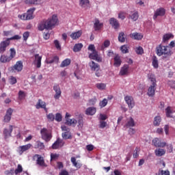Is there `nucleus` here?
I'll return each mask as SVG.
<instances>
[{"instance_id":"1","label":"nucleus","mask_w":175,"mask_h":175,"mask_svg":"<svg viewBox=\"0 0 175 175\" xmlns=\"http://www.w3.org/2000/svg\"><path fill=\"white\" fill-rule=\"evenodd\" d=\"M58 25V16L54 14L48 19H44L39 23L38 26V31H44V29H53L55 26Z\"/></svg>"},{"instance_id":"2","label":"nucleus","mask_w":175,"mask_h":175,"mask_svg":"<svg viewBox=\"0 0 175 175\" xmlns=\"http://www.w3.org/2000/svg\"><path fill=\"white\" fill-rule=\"evenodd\" d=\"M156 53L158 57H162V55H164L165 58L167 57H170V55L173 54L172 50L169 49L168 46H163L162 44H159L156 47Z\"/></svg>"},{"instance_id":"3","label":"nucleus","mask_w":175,"mask_h":175,"mask_svg":"<svg viewBox=\"0 0 175 175\" xmlns=\"http://www.w3.org/2000/svg\"><path fill=\"white\" fill-rule=\"evenodd\" d=\"M36 10V8H32L29 9L26 13H24L21 15H18V17L21 20H23V21H27L28 20H33L35 18V16H33V13Z\"/></svg>"},{"instance_id":"4","label":"nucleus","mask_w":175,"mask_h":175,"mask_svg":"<svg viewBox=\"0 0 175 175\" xmlns=\"http://www.w3.org/2000/svg\"><path fill=\"white\" fill-rule=\"evenodd\" d=\"M16 57V49L14 48H11L10 49V56L7 55H1L0 57V62L2 64H6L10 62L13 58Z\"/></svg>"},{"instance_id":"5","label":"nucleus","mask_w":175,"mask_h":175,"mask_svg":"<svg viewBox=\"0 0 175 175\" xmlns=\"http://www.w3.org/2000/svg\"><path fill=\"white\" fill-rule=\"evenodd\" d=\"M40 135L42 140H44L46 143L50 142L53 138V134L51 131H49L46 128L41 129Z\"/></svg>"},{"instance_id":"6","label":"nucleus","mask_w":175,"mask_h":175,"mask_svg":"<svg viewBox=\"0 0 175 175\" xmlns=\"http://www.w3.org/2000/svg\"><path fill=\"white\" fill-rule=\"evenodd\" d=\"M23 68H24L23 61L19 60L16 62L14 66L8 68V70L11 73H16V72H21V70H23Z\"/></svg>"},{"instance_id":"7","label":"nucleus","mask_w":175,"mask_h":175,"mask_svg":"<svg viewBox=\"0 0 175 175\" xmlns=\"http://www.w3.org/2000/svg\"><path fill=\"white\" fill-rule=\"evenodd\" d=\"M33 161L36 159V164L38 165V166H41L42 167H47V165L44 162V158L40 154H34L33 157Z\"/></svg>"},{"instance_id":"8","label":"nucleus","mask_w":175,"mask_h":175,"mask_svg":"<svg viewBox=\"0 0 175 175\" xmlns=\"http://www.w3.org/2000/svg\"><path fill=\"white\" fill-rule=\"evenodd\" d=\"M10 46V39L7 38L6 40L1 41L0 42V54H3L6 51V48Z\"/></svg>"},{"instance_id":"9","label":"nucleus","mask_w":175,"mask_h":175,"mask_svg":"<svg viewBox=\"0 0 175 175\" xmlns=\"http://www.w3.org/2000/svg\"><path fill=\"white\" fill-rule=\"evenodd\" d=\"M64 145L65 142H64V139L57 138V140L53 144L51 147L53 150H58V148L64 147Z\"/></svg>"},{"instance_id":"10","label":"nucleus","mask_w":175,"mask_h":175,"mask_svg":"<svg viewBox=\"0 0 175 175\" xmlns=\"http://www.w3.org/2000/svg\"><path fill=\"white\" fill-rule=\"evenodd\" d=\"M53 91H55V94L53 96L54 99L58 100L61 98V95L62 94V92L61 91V88L59 87V85L55 84L53 85Z\"/></svg>"},{"instance_id":"11","label":"nucleus","mask_w":175,"mask_h":175,"mask_svg":"<svg viewBox=\"0 0 175 175\" xmlns=\"http://www.w3.org/2000/svg\"><path fill=\"white\" fill-rule=\"evenodd\" d=\"M32 147V144H27L26 145L21 146L18 148V152L19 155H23L25 151H28Z\"/></svg>"},{"instance_id":"12","label":"nucleus","mask_w":175,"mask_h":175,"mask_svg":"<svg viewBox=\"0 0 175 175\" xmlns=\"http://www.w3.org/2000/svg\"><path fill=\"white\" fill-rule=\"evenodd\" d=\"M166 14V10H165V8H158L155 12L153 16V18L154 20H157V18H158V16L162 17L165 14Z\"/></svg>"},{"instance_id":"13","label":"nucleus","mask_w":175,"mask_h":175,"mask_svg":"<svg viewBox=\"0 0 175 175\" xmlns=\"http://www.w3.org/2000/svg\"><path fill=\"white\" fill-rule=\"evenodd\" d=\"M124 100L128 105L129 109H133L135 107V100H133V97L131 96H126L124 97Z\"/></svg>"},{"instance_id":"14","label":"nucleus","mask_w":175,"mask_h":175,"mask_svg":"<svg viewBox=\"0 0 175 175\" xmlns=\"http://www.w3.org/2000/svg\"><path fill=\"white\" fill-rule=\"evenodd\" d=\"M12 114H13V109L9 108L7 109L3 119L4 122H10V120H12Z\"/></svg>"},{"instance_id":"15","label":"nucleus","mask_w":175,"mask_h":175,"mask_svg":"<svg viewBox=\"0 0 175 175\" xmlns=\"http://www.w3.org/2000/svg\"><path fill=\"white\" fill-rule=\"evenodd\" d=\"M90 59H95L97 62H102V57L98 55V51H94L89 55Z\"/></svg>"},{"instance_id":"16","label":"nucleus","mask_w":175,"mask_h":175,"mask_svg":"<svg viewBox=\"0 0 175 175\" xmlns=\"http://www.w3.org/2000/svg\"><path fill=\"white\" fill-rule=\"evenodd\" d=\"M59 61V57L57 55H52L51 57H48L46 59V64H58V62Z\"/></svg>"},{"instance_id":"17","label":"nucleus","mask_w":175,"mask_h":175,"mask_svg":"<svg viewBox=\"0 0 175 175\" xmlns=\"http://www.w3.org/2000/svg\"><path fill=\"white\" fill-rule=\"evenodd\" d=\"M152 144L154 146V147H165L166 142H161V139L159 138H154L152 139Z\"/></svg>"},{"instance_id":"18","label":"nucleus","mask_w":175,"mask_h":175,"mask_svg":"<svg viewBox=\"0 0 175 175\" xmlns=\"http://www.w3.org/2000/svg\"><path fill=\"white\" fill-rule=\"evenodd\" d=\"M9 128H10V129H4V130H3V133L4 135L5 139H8V137H12V133L13 132V126L10 125Z\"/></svg>"},{"instance_id":"19","label":"nucleus","mask_w":175,"mask_h":175,"mask_svg":"<svg viewBox=\"0 0 175 175\" xmlns=\"http://www.w3.org/2000/svg\"><path fill=\"white\" fill-rule=\"evenodd\" d=\"M102 28H103V23H100V21H99V19L95 18L94 23V31H100Z\"/></svg>"},{"instance_id":"20","label":"nucleus","mask_w":175,"mask_h":175,"mask_svg":"<svg viewBox=\"0 0 175 175\" xmlns=\"http://www.w3.org/2000/svg\"><path fill=\"white\" fill-rule=\"evenodd\" d=\"M109 24L114 29H118V28H120V23H118V21L115 18H111L109 19Z\"/></svg>"},{"instance_id":"21","label":"nucleus","mask_w":175,"mask_h":175,"mask_svg":"<svg viewBox=\"0 0 175 175\" xmlns=\"http://www.w3.org/2000/svg\"><path fill=\"white\" fill-rule=\"evenodd\" d=\"M81 35H83V31L79 30V31H77L75 32H72L70 35V36L72 40H76L79 39L81 36Z\"/></svg>"},{"instance_id":"22","label":"nucleus","mask_w":175,"mask_h":175,"mask_svg":"<svg viewBox=\"0 0 175 175\" xmlns=\"http://www.w3.org/2000/svg\"><path fill=\"white\" fill-rule=\"evenodd\" d=\"M129 73V66L128 64H124L120 69V76H125Z\"/></svg>"},{"instance_id":"23","label":"nucleus","mask_w":175,"mask_h":175,"mask_svg":"<svg viewBox=\"0 0 175 175\" xmlns=\"http://www.w3.org/2000/svg\"><path fill=\"white\" fill-rule=\"evenodd\" d=\"M70 161L72 163L73 166L77 169H80L81 166H83V164L80 163V161H77L76 157H71Z\"/></svg>"},{"instance_id":"24","label":"nucleus","mask_w":175,"mask_h":175,"mask_svg":"<svg viewBox=\"0 0 175 175\" xmlns=\"http://www.w3.org/2000/svg\"><path fill=\"white\" fill-rule=\"evenodd\" d=\"M156 87L157 85H151L148 88L147 92L148 96H154L155 95V90H157Z\"/></svg>"},{"instance_id":"25","label":"nucleus","mask_w":175,"mask_h":175,"mask_svg":"<svg viewBox=\"0 0 175 175\" xmlns=\"http://www.w3.org/2000/svg\"><path fill=\"white\" fill-rule=\"evenodd\" d=\"M34 64L36 65V68L42 66V56H40L39 54L35 55Z\"/></svg>"},{"instance_id":"26","label":"nucleus","mask_w":175,"mask_h":175,"mask_svg":"<svg viewBox=\"0 0 175 175\" xmlns=\"http://www.w3.org/2000/svg\"><path fill=\"white\" fill-rule=\"evenodd\" d=\"M89 66L90 67L91 70L97 71L100 69V66L99 64L95 63L94 61H92L89 63Z\"/></svg>"},{"instance_id":"27","label":"nucleus","mask_w":175,"mask_h":175,"mask_svg":"<svg viewBox=\"0 0 175 175\" xmlns=\"http://www.w3.org/2000/svg\"><path fill=\"white\" fill-rule=\"evenodd\" d=\"M130 38H131V39H134L135 40H142L143 39V36L139 33H131L130 34Z\"/></svg>"},{"instance_id":"28","label":"nucleus","mask_w":175,"mask_h":175,"mask_svg":"<svg viewBox=\"0 0 175 175\" xmlns=\"http://www.w3.org/2000/svg\"><path fill=\"white\" fill-rule=\"evenodd\" d=\"M136 124L135 123V120L133 119L132 117L127 119V122L125 124V126L127 128H133V126H135Z\"/></svg>"},{"instance_id":"29","label":"nucleus","mask_w":175,"mask_h":175,"mask_svg":"<svg viewBox=\"0 0 175 175\" xmlns=\"http://www.w3.org/2000/svg\"><path fill=\"white\" fill-rule=\"evenodd\" d=\"M152 65L154 69H158L159 68V62H158V57L157 56L154 55L152 57Z\"/></svg>"},{"instance_id":"30","label":"nucleus","mask_w":175,"mask_h":175,"mask_svg":"<svg viewBox=\"0 0 175 175\" xmlns=\"http://www.w3.org/2000/svg\"><path fill=\"white\" fill-rule=\"evenodd\" d=\"M95 113H96V108L94 107H89L85 111V114H87V116H94Z\"/></svg>"},{"instance_id":"31","label":"nucleus","mask_w":175,"mask_h":175,"mask_svg":"<svg viewBox=\"0 0 175 175\" xmlns=\"http://www.w3.org/2000/svg\"><path fill=\"white\" fill-rule=\"evenodd\" d=\"M114 59V66L118 67V66H121V64H122V61H121V57L117 55L114 57L113 58Z\"/></svg>"},{"instance_id":"32","label":"nucleus","mask_w":175,"mask_h":175,"mask_svg":"<svg viewBox=\"0 0 175 175\" xmlns=\"http://www.w3.org/2000/svg\"><path fill=\"white\" fill-rule=\"evenodd\" d=\"M66 125H68L69 126H75L77 124V120L75 118L72 119H66V122H65Z\"/></svg>"},{"instance_id":"33","label":"nucleus","mask_w":175,"mask_h":175,"mask_svg":"<svg viewBox=\"0 0 175 175\" xmlns=\"http://www.w3.org/2000/svg\"><path fill=\"white\" fill-rule=\"evenodd\" d=\"M45 106H47L46 103L44 101L42 100V99H39L37 104L36 105V109H42V108H45Z\"/></svg>"},{"instance_id":"34","label":"nucleus","mask_w":175,"mask_h":175,"mask_svg":"<svg viewBox=\"0 0 175 175\" xmlns=\"http://www.w3.org/2000/svg\"><path fill=\"white\" fill-rule=\"evenodd\" d=\"M154 154L157 157H162L163 155H165L166 154V150L164 149H156L154 150Z\"/></svg>"},{"instance_id":"35","label":"nucleus","mask_w":175,"mask_h":175,"mask_svg":"<svg viewBox=\"0 0 175 175\" xmlns=\"http://www.w3.org/2000/svg\"><path fill=\"white\" fill-rule=\"evenodd\" d=\"M82 49H83V44L81 43L75 44L73 47V51L74 53H79V51H81Z\"/></svg>"},{"instance_id":"36","label":"nucleus","mask_w":175,"mask_h":175,"mask_svg":"<svg viewBox=\"0 0 175 175\" xmlns=\"http://www.w3.org/2000/svg\"><path fill=\"white\" fill-rule=\"evenodd\" d=\"M126 39V36L125 35V33L122 31L119 33L118 40L119 42H120V43H124Z\"/></svg>"},{"instance_id":"37","label":"nucleus","mask_w":175,"mask_h":175,"mask_svg":"<svg viewBox=\"0 0 175 175\" xmlns=\"http://www.w3.org/2000/svg\"><path fill=\"white\" fill-rule=\"evenodd\" d=\"M148 77L151 81L152 85H157V79L155 78V75H154V74H149Z\"/></svg>"},{"instance_id":"38","label":"nucleus","mask_w":175,"mask_h":175,"mask_svg":"<svg viewBox=\"0 0 175 175\" xmlns=\"http://www.w3.org/2000/svg\"><path fill=\"white\" fill-rule=\"evenodd\" d=\"M34 148H38V150H44V144L40 141H37Z\"/></svg>"},{"instance_id":"39","label":"nucleus","mask_w":175,"mask_h":175,"mask_svg":"<svg viewBox=\"0 0 175 175\" xmlns=\"http://www.w3.org/2000/svg\"><path fill=\"white\" fill-rule=\"evenodd\" d=\"M161 121H162V119L161 118V116H156L154 118L153 124L154 126H159L161 125Z\"/></svg>"},{"instance_id":"40","label":"nucleus","mask_w":175,"mask_h":175,"mask_svg":"<svg viewBox=\"0 0 175 175\" xmlns=\"http://www.w3.org/2000/svg\"><path fill=\"white\" fill-rule=\"evenodd\" d=\"M88 5H90V0H80L79 5L81 8H88Z\"/></svg>"},{"instance_id":"41","label":"nucleus","mask_w":175,"mask_h":175,"mask_svg":"<svg viewBox=\"0 0 175 175\" xmlns=\"http://www.w3.org/2000/svg\"><path fill=\"white\" fill-rule=\"evenodd\" d=\"M72 62L70 59H64L60 64V68H65L66 66H69V64Z\"/></svg>"},{"instance_id":"42","label":"nucleus","mask_w":175,"mask_h":175,"mask_svg":"<svg viewBox=\"0 0 175 175\" xmlns=\"http://www.w3.org/2000/svg\"><path fill=\"white\" fill-rule=\"evenodd\" d=\"M129 18L133 20V21H137V19L139 18V12H133L131 15L129 16Z\"/></svg>"},{"instance_id":"43","label":"nucleus","mask_w":175,"mask_h":175,"mask_svg":"<svg viewBox=\"0 0 175 175\" xmlns=\"http://www.w3.org/2000/svg\"><path fill=\"white\" fill-rule=\"evenodd\" d=\"M172 38H174V36L172 33L164 34L163 36V43H165V42H167V40H170V39H172Z\"/></svg>"},{"instance_id":"44","label":"nucleus","mask_w":175,"mask_h":175,"mask_svg":"<svg viewBox=\"0 0 175 175\" xmlns=\"http://www.w3.org/2000/svg\"><path fill=\"white\" fill-rule=\"evenodd\" d=\"M165 113H166V117L168 118H172L173 116H172L171 114H173V111L172 110V107H167L165 109Z\"/></svg>"},{"instance_id":"45","label":"nucleus","mask_w":175,"mask_h":175,"mask_svg":"<svg viewBox=\"0 0 175 175\" xmlns=\"http://www.w3.org/2000/svg\"><path fill=\"white\" fill-rule=\"evenodd\" d=\"M120 50L123 54H128V53H129V46L126 44H124L120 46Z\"/></svg>"},{"instance_id":"46","label":"nucleus","mask_w":175,"mask_h":175,"mask_svg":"<svg viewBox=\"0 0 175 175\" xmlns=\"http://www.w3.org/2000/svg\"><path fill=\"white\" fill-rule=\"evenodd\" d=\"M18 100H23V99H25V96H27V93L23 90H20L18 93Z\"/></svg>"},{"instance_id":"47","label":"nucleus","mask_w":175,"mask_h":175,"mask_svg":"<svg viewBox=\"0 0 175 175\" xmlns=\"http://www.w3.org/2000/svg\"><path fill=\"white\" fill-rule=\"evenodd\" d=\"M62 137H63V139H65V140H67L68 139H72V135H70V133L69 131L62 133Z\"/></svg>"},{"instance_id":"48","label":"nucleus","mask_w":175,"mask_h":175,"mask_svg":"<svg viewBox=\"0 0 175 175\" xmlns=\"http://www.w3.org/2000/svg\"><path fill=\"white\" fill-rule=\"evenodd\" d=\"M108 100L107 98H104L103 100L100 101L99 106L100 109H103V107H106L107 106Z\"/></svg>"},{"instance_id":"49","label":"nucleus","mask_w":175,"mask_h":175,"mask_svg":"<svg viewBox=\"0 0 175 175\" xmlns=\"http://www.w3.org/2000/svg\"><path fill=\"white\" fill-rule=\"evenodd\" d=\"M27 5H39V0H26Z\"/></svg>"},{"instance_id":"50","label":"nucleus","mask_w":175,"mask_h":175,"mask_svg":"<svg viewBox=\"0 0 175 175\" xmlns=\"http://www.w3.org/2000/svg\"><path fill=\"white\" fill-rule=\"evenodd\" d=\"M135 52L139 55H142V54H144V49H143V47L142 46H138L135 49Z\"/></svg>"},{"instance_id":"51","label":"nucleus","mask_w":175,"mask_h":175,"mask_svg":"<svg viewBox=\"0 0 175 175\" xmlns=\"http://www.w3.org/2000/svg\"><path fill=\"white\" fill-rule=\"evenodd\" d=\"M140 152V148L138 147H136L134 153L133 154V158H137L139 157V152Z\"/></svg>"},{"instance_id":"52","label":"nucleus","mask_w":175,"mask_h":175,"mask_svg":"<svg viewBox=\"0 0 175 175\" xmlns=\"http://www.w3.org/2000/svg\"><path fill=\"white\" fill-rule=\"evenodd\" d=\"M106 126H107V122L104 120H100L99 128H100L101 129H104V128H106Z\"/></svg>"},{"instance_id":"53","label":"nucleus","mask_w":175,"mask_h":175,"mask_svg":"<svg viewBox=\"0 0 175 175\" xmlns=\"http://www.w3.org/2000/svg\"><path fill=\"white\" fill-rule=\"evenodd\" d=\"M15 174H18V173L23 172V166L18 164L17 168L15 170Z\"/></svg>"},{"instance_id":"54","label":"nucleus","mask_w":175,"mask_h":175,"mask_svg":"<svg viewBox=\"0 0 175 175\" xmlns=\"http://www.w3.org/2000/svg\"><path fill=\"white\" fill-rule=\"evenodd\" d=\"M17 83V79H16V77L11 76L10 77V84H11L12 85L16 84Z\"/></svg>"},{"instance_id":"55","label":"nucleus","mask_w":175,"mask_h":175,"mask_svg":"<svg viewBox=\"0 0 175 175\" xmlns=\"http://www.w3.org/2000/svg\"><path fill=\"white\" fill-rule=\"evenodd\" d=\"M55 120L57 121V122H61V121H62V115L59 113H56Z\"/></svg>"},{"instance_id":"56","label":"nucleus","mask_w":175,"mask_h":175,"mask_svg":"<svg viewBox=\"0 0 175 175\" xmlns=\"http://www.w3.org/2000/svg\"><path fill=\"white\" fill-rule=\"evenodd\" d=\"M58 158H59V154L54 153L51 154V161H56Z\"/></svg>"},{"instance_id":"57","label":"nucleus","mask_w":175,"mask_h":175,"mask_svg":"<svg viewBox=\"0 0 175 175\" xmlns=\"http://www.w3.org/2000/svg\"><path fill=\"white\" fill-rule=\"evenodd\" d=\"M14 173H15V171L14 168H12L11 170H5L4 172L5 175H13L14 174Z\"/></svg>"},{"instance_id":"58","label":"nucleus","mask_w":175,"mask_h":175,"mask_svg":"<svg viewBox=\"0 0 175 175\" xmlns=\"http://www.w3.org/2000/svg\"><path fill=\"white\" fill-rule=\"evenodd\" d=\"M23 40L27 42L28 40V38H29V31H25L23 34Z\"/></svg>"},{"instance_id":"59","label":"nucleus","mask_w":175,"mask_h":175,"mask_svg":"<svg viewBox=\"0 0 175 175\" xmlns=\"http://www.w3.org/2000/svg\"><path fill=\"white\" fill-rule=\"evenodd\" d=\"M47 119L49 120V121H54V120H55V116H54V114L53 113H49L46 116Z\"/></svg>"},{"instance_id":"60","label":"nucleus","mask_w":175,"mask_h":175,"mask_svg":"<svg viewBox=\"0 0 175 175\" xmlns=\"http://www.w3.org/2000/svg\"><path fill=\"white\" fill-rule=\"evenodd\" d=\"M96 88L98 90H105L106 88V84L105 83H97L96 84Z\"/></svg>"},{"instance_id":"61","label":"nucleus","mask_w":175,"mask_h":175,"mask_svg":"<svg viewBox=\"0 0 175 175\" xmlns=\"http://www.w3.org/2000/svg\"><path fill=\"white\" fill-rule=\"evenodd\" d=\"M54 44H55V47L57 49V50H61V44H59V41H58V40H55L54 41Z\"/></svg>"},{"instance_id":"62","label":"nucleus","mask_w":175,"mask_h":175,"mask_svg":"<svg viewBox=\"0 0 175 175\" xmlns=\"http://www.w3.org/2000/svg\"><path fill=\"white\" fill-rule=\"evenodd\" d=\"M118 18H120V20H125V12H120L118 14Z\"/></svg>"},{"instance_id":"63","label":"nucleus","mask_w":175,"mask_h":175,"mask_svg":"<svg viewBox=\"0 0 175 175\" xmlns=\"http://www.w3.org/2000/svg\"><path fill=\"white\" fill-rule=\"evenodd\" d=\"M83 118H79L78 120L79 128H83Z\"/></svg>"},{"instance_id":"64","label":"nucleus","mask_w":175,"mask_h":175,"mask_svg":"<svg viewBox=\"0 0 175 175\" xmlns=\"http://www.w3.org/2000/svg\"><path fill=\"white\" fill-rule=\"evenodd\" d=\"M43 38L45 40H48V39H50V34L49 33V32H44Z\"/></svg>"}]
</instances>
